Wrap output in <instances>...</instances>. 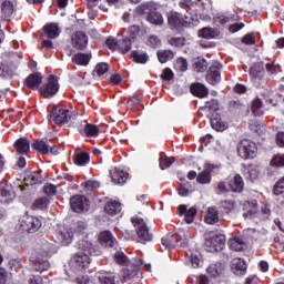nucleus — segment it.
<instances>
[{
	"mask_svg": "<svg viewBox=\"0 0 284 284\" xmlns=\"http://www.w3.org/2000/svg\"><path fill=\"white\" fill-rule=\"evenodd\" d=\"M114 261L118 265H125L122 268L120 276L121 283H128V281H134L136 276H139V271L141 267L146 272H152L151 264H143V260L141 258H133L132 261L128 260V256L123 252H116L114 254Z\"/></svg>",
	"mask_w": 284,
	"mask_h": 284,
	"instance_id": "1",
	"label": "nucleus"
},
{
	"mask_svg": "<svg viewBox=\"0 0 284 284\" xmlns=\"http://www.w3.org/2000/svg\"><path fill=\"white\" fill-rule=\"evenodd\" d=\"M78 247L80 252L77 253L70 261V267L73 272H81V270H87L90 265V256L97 255V250L92 245V242L88 240H81L78 242Z\"/></svg>",
	"mask_w": 284,
	"mask_h": 284,
	"instance_id": "2",
	"label": "nucleus"
},
{
	"mask_svg": "<svg viewBox=\"0 0 284 284\" xmlns=\"http://www.w3.org/2000/svg\"><path fill=\"white\" fill-rule=\"evenodd\" d=\"M50 243H45L42 250L36 251L31 257L30 263L36 272H48L50 270V262H48V256H51L49 251Z\"/></svg>",
	"mask_w": 284,
	"mask_h": 284,
	"instance_id": "3",
	"label": "nucleus"
},
{
	"mask_svg": "<svg viewBox=\"0 0 284 284\" xmlns=\"http://www.w3.org/2000/svg\"><path fill=\"white\" fill-rule=\"evenodd\" d=\"M140 14L146 17V21L153 26H163V16L159 12V4L154 2H146L138 8Z\"/></svg>",
	"mask_w": 284,
	"mask_h": 284,
	"instance_id": "4",
	"label": "nucleus"
},
{
	"mask_svg": "<svg viewBox=\"0 0 284 284\" xmlns=\"http://www.w3.org/2000/svg\"><path fill=\"white\" fill-rule=\"evenodd\" d=\"M162 245L170 250L172 247H184V245H187V234H185V231H180L173 235L169 234L162 237Z\"/></svg>",
	"mask_w": 284,
	"mask_h": 284,
	"instance_id": "5",
	"label": "nucleus"
},
{
	"mask_svg": "<svg viewBox=\"0 0 284 284\" xmlns=\"http://www.w3.org/2000/svg\"><path fill=\"white\" fill-rule=\"evenodd\" d=\"M131 223L135 227L139 243H148V242L152 241V234H150L148 224H145V221H143V219L132 217Z\"/></svg>",
	"mask_w": 284,
	"mask_h": 284,
	"instance_id": "6",
	"label": "nucleus"
},
{
	"mask_svg": "<svg viewBox=\"0 0 284 284\" xmlns=\"http://www.w3.org/2000/svg\"><path fill=\"white\" fill-rule=\"evenodd\" d=\"M168 23L171 30H175V32H181L183 28H190V22L183 18V14L176 11H170L168 14Z\"/></svg>",
	"mask_w": 284,
	"mask_h": 284,
	"instance_id": "7",
	"label": "nucleus"
},
{
	"mask_svg": "<svg viewBox=\"0 0 284 284\" xmlns=\"http://www.w3.org/2000/svg\"><path fill=\"white\" fill-rule=\"evenodd\" d=\"M239 155L241 159H254L258 152L256 143L250 140H242L237 148Z\"/></svg>",
	"mask_w": 284,
	"mask_h": 284,
	"instance_id": "8",
	"label": "nucleus"
},
{
	"mask_svg": "<svg viewBox=\"0 0 284 284\" xmlns=\"http://www.w3.org/2000/svg\"><path fill=\"white\" fill-rule=\"evenodd\" d=\"M41 220L32 215H24L20 221V227L22 232H28L29 234H34L41 229Z\"/></svg>",
	"mask_w": 284,
	"mask_h": 284,
	"instance_id": "9",
	"label": "nucleus"
},
{
	"mask_svg": "<svg viewBox=\"0 0 284 284\" xmlns=\"http://www.w3.org/2000/svg\"><path fill=\"white\" fill-rule=\"evenodd\" d=\"M77 115H72L70 110L61 109L60 106H54L50 119H53L54 123L58 125H65V123L72 121V119H75Z\"/></svg>",
	"mask_w": 284,
	"mask_h": 284,
	"instance_id": "10",
	"label": "nucleus"
},
{
	"mask_svg": "<svg viewBox=\"0 0 284 284\" xmlns=\"http://www.w3.org/2000/svg\"><path fill=\"white\" fill-rule=\"evenodd\" d=\"M57 92H59V78L50 75L48 83L40 89V94H42L44 99H50V97H54Z\"/></svg>",
	"mask_w": 284,
	"mask_h": 284,
	"instance_id": "11",
	"label": "nucleus"
},
{
	"mask_svg": "<svg viewBox=\"0 0 284 284\" xmlns=\"http://www.w3.org/2000/svg\"><path fill=\"white\" fill-rule=\"evenodd\" d=\"M70 205L72 212L81 213L88 212L90 209V201L84 195H74L70 199Z\"/></svg>",
	"mask_w": 284,
	"mask_h": 284,
	"instance_id": "12",
	"label": "nucleus"
},
{
	"mask_svg": "<svg viewBox=\"0 0 284 284\" xmlns=\"http://www.w3.org/2000/svg\"><path fill=\"white\" fill-rule=\"evenodd\" d=\"M206 252H221L225 247V235L220 234L205 241Z\"/></svg>",
	"mask_w": 284,
	"mask_h": 284,
	"instance_id": "13",
	"label": "nucleus"
},
{
	"mask_svg": "<svg viewBox=\"0 0 284 284\" xmlns=\"http://www.w3.org/2000/svg\"><path fill=\"white\" fill-rule=\"evenodd\" d=\"M221 68H223V64H221L219 61L211 64L209 73L206 74V81L210 83V85L221 83Z\"/></svg>",
	"mask_w": 284,
	"mask_h": 284,
	"instance_id": "14",
	"label": "nucleus"
},
{
	"mask_svg": "<svg viewBox=\"0 0 284 284\" xmlns=\"http://www.w3.org/2000/svg\"><path fill=\"white\" fill-rule=\"evenodd\" d=\"M72 239H74V232L69 229H63L60 226L54 234V242L60 245H70L72 243Z\"/></svg>",
	"mask_w": 284,
	"mask_h": 284,
	"instance_id": "15",
	"label": "nucleus"
},
{
	"mask_svg": "<svg viewBox=\"0 0 284 284\" xmlns=\"http://www.w3.org/2000/svg\"><path fill=\"white\" fill-rule=\"evenodd\" d=\"M231 270L235 276H245L247 274V264H245V260L235 257L231 261Z\"/></svg>",
	"mask_w": 284,
	"mask_h": 284,
	"instance_id": "16",
	"label": "nucleus"
},
{
	"mask_svg": "<svg viewBox=\"0 0 284 284\" xmlns=\"http://www.w3.org/2000/svg\"><path fill=\"white\" fill-rule=\"evenodd\" d=\"M71 44L75 48V50H84L88 47V36L83 33V31H77L71 37Z\"/></svg>",
	"mask_w": 284,
	"mask_h": 284,
	"instance_id": "17",
	"label": "nucleus"
},
{
	"mask_svg": "<svg viewBox=\"0 0 284 284\" xmlns=\"http://www.w3.org/2000/svg\"><path fill=\"white\" fill-rule=\"evenodd\" d=\"M109 174L111 176V181L118 185H123L128 181L129 174L123 170L113 166L110 169Z\"/></svg>",
	"mask_w": 284,
	"mask_h": 284,
	"instance_id": "18",
	"label": "nucleus"
},
{
	"mask_svg": "<svg viewBox=\"0 0 284 284\" xmlns=\"http://www.w3.org/2000/svg\"><path fill=\"white\" fill-rule=\"evenodd\" d=\"M212 170H214L213 164H205L204 170L200 172L196 176L197 183L201 185H207L209 183H212Z\"/></svg>",
	"mask_w": 284,
	"mask_h": 284,
	"instance_id": "19",
	"label": "nucleus"
},
{
	"mask_svg": "<svg viewBox=\"0 0 284 284\" xmlns=\"http://www.w3.org/2000/svg\"><path fill=\"white\" fill-rule=\"evenodd\" d=\"M258 212V206L256 200L247 201L243 203V217L244 219H252L256 216Z\"/></svg>",
	"mask_w": 284,
	"mask_h": 284,
	"instance_id": "20",
	"label": "nucleus"
},
{
	"mask_svg": "<svg viewBox=\"0 0 284 284\" xmlns=\"http://www.w3.org/2000/svg\"><path fill=\"white\" fill-rule=\"evenodd\" d=\"M180 216L184 214V221L190 225V223H194V216H196V207L192 206L187 210V205L182 204L178 207Z\"/></svg>",
	"mask_w": 284,
	"mask_h": 284,
	"instance_id": "21",
	"label": "nucleus"
},
{
	"mask_svg": "<svg viewBox=\"0 0 284 284\" xmlns=\"http://www.w3.org/2000/svg\"><path fill=\"white\" fill-rule=\"evenodd\" d=\"M99 241L103 247H116V239L110 231H103L99 235Z\"/></svg>",
	"mask_w": 284,
	"mask_h": 284,
	"instance_id": "22",
	"label": "nucleus"
},
{
	"mask_svg": "<svg viewBox=\"0 0 284 284\" xmlns=\"http://www.w3.org/2000/svg\"><path fill=\"white\" fill-rule=\"evenodd\" d=\"M12 14H14V4L10 0H7L1 3L0 7V17L8 21L12 19Z\"/></svg>",
	"mask_w": 284,
	"mask_h": 284,
	"instance_id": "23",
	"label": "nucleus"
},
{
	"mask_svg": "<svg viewBox=\"0 0 284 284\" xmlns=\"http://www.w3.org/2000/svg\"><path fill=\"white\" fill-rule=\"evenodd\" d=\"M201 253L199 251H187L186 252V264L191 265V267H201Z\"/></svg>",
	"mask_w": 284,
	"mask_h": 284,
	"instance_id": "24",
	"label": "nucleus"
},
{
	"mask_svg": "<svg viewBox=\"0 0 284 284\" xmlns=\"http://www.w3.org/2000/svg\"><path fill=\"white\" fill-rule=\"evenodd\" d=\"M42 82L43 77H41V73L30 74L26 80L27 88H30L31 90H37Z\"/></svg>",
	"mask_w": 284,
	"mask_h": 284,
	"instance_id": "25",
	"label": "nucleus"
},
{
	"mask_svg": "<svg viewBox=\"0 0 284 284\" xmlns=\"http://www.w3.org/2000/svg\"><path fill=\"white\" fill-rule=\"evenodd\" d=\"M43 31L48 39H57V37L61 34V28H59V24L57 23H49L44 26Z\"/></svg>",
	"mask_w": 284,
	"mask_h": 284,
	"instance_id": "26",
	"label": "nucleus"
},
{
	"mask_svg": "<svg viewBox=\"0 0 284 284\" xmlns=\"http://www.w3.org/2000/svg\"><path fill=\"white\" fill-rule=\"evenodd\" d=\"M14 201V192L10 186L0 187V203H12Z\"/></svg>",
	"mask_w": 284,
	"mask_h": 284,
	"instance_id": "27",
	"label": "nucleus"
},
{
	"mask_svg": "<svg viewBox=\"0 0 284 284\" xmlns=\"http://www.w3.org/2000/svg\"><path fill=\"white\" fill-rule=\"evenodd\" d=\"M104 212L109 214V216H116V214H121V202L109 201L104 205Z\"/></svg>",
	"mask_w": 284,
	"mask_h": 284,
	"instance_id": "28",
	"label": "nucleus"
},
{
	"mask_svg": "<svg viewBox=\"0 0 284 284\" xmlns=\"http://www.w3.org/2000/svg\"><path fill=\"white\" fill-rule=\"evenodd\" d=\"M18 154H28L30 152V141L26 138H20L14 143Z\"/></svg>",
	"mask_w": 284,
	"mask_h": 284,
	"instance_id": "29",
	"label": "nucleus"
},
{
	"mask_svg": "<svg viewBox=\"0 0 284 284\" xmlns=\"http://www.w3.org/2000/svg\"><path fill=\"white\" fill-rule=\"evenodd\" d=\"M224 270L225 267L223 266V264H221V262H216L210 264L209 267L206 268V272L212 278H216L221 276V274H223Z\"/></svg>",
	"mask_w": 284,
	"mask_h": 284,
	"instance_id": "30",
	"label": "nucleus"
},
{
	"mask_svg": "<svg viewBox=\"0 0 284 284\" xmlns=\"http://www.w3.org/2000/svg\"><path fill=\"white\" fill-rule=\"evenodd\" d=\"M211 128L216 132H223V130H227V122H224L221 115L215 114L211 118Z\"/></svg>",
	"mask_w": 284,
	"mask_h": 284,
	"instance_id": "31",
	"label": "nucleus"
},
{
	"mask_svg": "<svg viewBox=\"0 0 284 284\" xmlns=\"http://www.w3.org/2000/svg\"><path fill=\"white\" fill-rule=\"evenodd\" d=\"M190 90L194 97H199L200 99H203L209 94L207 88H205L202 83H193Z\"/></svg>",
	"mask_w": 284,
	"mask_h": 284,
	"instance_id": "32",
	"label": "nucleus"
},
{
	"mask_svg": "<svg viewBox=\"0 0 284 284\" xmlns=\"http://www.w3.org/2000/svg\"><path fill=\"white\" fill-rule=\"evenodd\" d=\"M230 187L232 192L241 193L245 187V182H243V178L236 174L234 179L230 182Z\"/></svg>",
	"mask_w": 284,
	"mask_h": 284,
	"instance_id": "33",
	"label": "nucleus"
},
{
	"mask_svg": "<svg viewBox=\"0 0 284 284\" xmlns=\"http://www.w3.org/2000/svg\"><path fill=\"white\" fill-rule=\"evenodd\" d=\"M32 148L39 152V154H50V145L43 140H36L32 143Z\"/></svg>",
	"mask_w": 284,
	"mask_h": 284,
	"instance_id": "34",
	"label": "nucleus"
},
{
	"mask_svg": "<svg viewBox=\"0 0 284 284\" xmlns=\"http://www.w3.org/2000/svg\"><path fill=\"white\" fill-rule=\"evenodd\" d=\"M39 183H43V178L39 172H32L24 178V184L27 185H38Z\"/></svg>",
	"mask_w": 284,
	"mask_h": 284,
	"instance_id": "35",
	"label": "nucleus"
},
{
	"mask_svg": "<svg viewBox=\"0 0 284 284\" xmlns=\"http://www.w3.org/2000/svg\"><path fill=\"white\" fill-rule=\"evenodd\" d=\"M204 221L209 225H214V223H219V211L216 210V207H209Z\"/></svg>",
	"mask_w": 284,
	"mask_h": 284,
	"instance_id": "36",
	"label": "nucleus"
},
{
	"mask_svg": "<svg viewBox=\"0 0 284 284\" xmlns=\"http://www.w3.org/2000/svg\"><path fill=\"white\" fill-rule=\"evenodd\" d=\"M91 59L92 55L88 53H77L72 57V61L77 65H88Z\"/></svg>",
	"mask_w": 284,
	"mask_h": 284,
	"instance_id": "37",
	"label": "nucleus"
},
{
	"mask_svg": "<svg viewBox=\"0 0 284 284\" xmlns=\"http://www.w3.org/2000/svg\"><path fill=\"white\" fill-rule=\"evenodd\" d=\"M98 278L100 284H116V278L114 275L105 271L98 273Z\"/></svg>",
	"mask_w": 284,
	"mask_h": 284,
	"instance_id": "38",
	"label": "nucleus"
},
{
	"mask_svg": "<svg viewBox=\"0 0 284 284\" xmlns=\"http://www.w3.org/2000/svg\"><path fill=\"white\" fill-rule=\"evenodd\" d=\"M263 63L257 62L255 64H253L250 69V77L252 79V81H256L257 79H261V74H263Z\"/></svg>",
	"mask_w": 284,
	"mask_h": 284,
	"instance_id": "39",
	"label": "nucleus"
},
{
	"mask_svg": "<svg viewBox=\"0 0 284 284\" xmlns=\"http://www.w3.org/2000/svg\"><path fill=\"white\" fill-rule=\"evenodd\" d=\"M178 192L180 196H190V194L194 192V186H192V183H190L189 181H184L180 183Z\"/></svg>",
	"mask_w": 284,
	"mask_h": 284,
	"instance_id": "40",
	"label": "nucleus"
},
{
	"mask_svg": "<svg viewBox=\"0 0 284 284\" xmlns=\"http://www.w3.org/2000/svg\"><path fill=\"white\" fill-rule=\"evenodd\" d=\"M80 133L85 134V136H99V126L85 123L83 129H80Z\"/></svg>",
	"mask_w": 284,
	"mask_h": 284,
	"instance_id": "41",
	"label": "nucleus"
},
{
	"mask_svg": "<svg viewBox=\"0 0 284 284\" xmlns=\"http://www.w3.org/2000/svg\"><path fill=\"white\" fill-rule=\"evenodd\" d=\"M229 247L230 250H233V252H241L243 247H245V241H243L241 237H234L229 241Z\"/></svg>",
	"mask_w": 284,
	"mask_h": 284,
	"instance_id": "42",
	"label": "nucleus"
},
{
	"mask_svg": "<svg viewBox=\"0 0 284 284\" xmlns=\"http://www.w3.org/2000/svg\"><path fill=\"white\" fill-rule=\"evenodd\" d=\"M73 161L75 165H88L90 163V153L82 152L74 155Z\"/></svg>",
	"mask_w": 284,
	"mask_h": 284,
	"instance_id": "43",
	"label": "nucleus"
},
{
	"mask_svg": "<svg viewBox=\"0 0 284 284\" xmlns=\"http://www.w3.org/2000/svg\"><path fill=\"white\" fill-rule=\"evenodd\" d=\"M258 166L256 165H248L244 170V175L246 179H250L251 181H255V179H258Z\"/></svg>",
	"mask_w": 284,
	"mask_h": 284,
	"instance_id": "44",
	"label": "nucleus"
},
{
	"mask_svg": "<svg viewBox=\"0 0 284 284\" xmlns=\"http://www.w3.org/2000/svg\"><path fill=\"white\" fill-rule=\"evenodd\" d=\"M199 37L202 39H214V37H219V31L212 28H203L199 31Z\"/></svg>",
	"mask_w": 284,
	"mask_h": 284,
	"instance_id": "45",
	"label": "nucleus"
},
{
	"mask_svg": "<svg viewBox=\"0 0 284 284\" xmlns=\"http://www.w3.org/2000/svg\"><path fill=\"white\" fill-rule=\"evenodd\" d=\"M132 39L124 38L122 40H119V52L122 54H126L129 50H132Z\"/></svg>",
	"mask_w": 284,
	"mask_h": 284,
	"instance_id": "46",
	"label": "nucleus"
},
{
	"mask_svg": "<svg viewBox=\"0 0 284 284\" xmlns=\"http://www.w3.org/2000/svg\"><path fill=\"white\" fill-rule=\"evenodd\" d=\"M158 59L160 63H168V61H172V59H174V52L170 50L159 51Z\"/></svg>",
	"mask_w": 284,
	"mask_h": 284,
	"instance_id": "47",
	"label": "nucleus"
},
{
	"mask_svg": "<svg viewBox=\"0 0 284 284\" xmlns=\"http://www.w3.org/2000/svg\"><path fill=\"white\" fill-rule=\"evenodd\" d=\"M48 205H50V199L39 197L33 202L32 209L33 210H45V207H48Z\"/></svg>",
	"mask_w": 284,
	"mask_h": 284,
	"instance_id": "48",
	"label": "nucleus"
},
{
	"mask_svg": "<svg viewBox=\"0 0 284 284\" xmlns=\"http://www.w3.org/2000/svg\"><path fill=\"white\" fill-rule=\"evenodd\" d=\"M262 108H263V101H261V99L258 98H255L252 104V112L254 116H261L263 114Z\"/></svg>",
	"mask_w": 284,
	"mask_h": 284,
	"instance_id": "49",
	"label": "nucleus"
},
{
	"mask_svg": "<svg viewBox=\"0 0 284 284\" xmlns=\"http://www.w3.org/2000/svg\"><path fill=\"white\" fill-rule=\"evenodd\" d=\"M176 159L174 156L168 158L163 153L160 155V169L161 170H166V168H170L172 163H174Z\"/></svg>",
	"mask_w": 284,
	"mask_h": 284,
	"instance_id": "50",
	"label": "nucleus"
},
{
	"mask_svg": "<svg viewBox=\"0 0 284 284\" xmlns=\"http://www.w3.org/2000/svg\"><path fill=\"white\" fill-rule=\"evenodd\" d=\"M131 57L135 63H148V60L150 59L146 53H140L138 51H133Z\"/></svg>",
	"mask_w": 284,
	"mask_h": 284,
	"instance_id": "51",
	"label": "nucleus"
},
{
	"mask_svg": "<svg viewBox=\"0 0 284 284\" xmlns=\"http://www.w3.org/2000/svg\"><path fill=\"white\" fill-rule=\"evenodd\" d=\"M109 70H110V65L105 62H101L97 64L94 69V73L98 74L99 77H103V74H108Z\"/></svg>",
	"mask_w": 284,
	"mask_h": 284,
	"instance_id": "52",
	"label": "nucleus"
},
{
	"mask_svg": "<svg viewBox=\"0 0 284 284\" xmlns=\"http://www.w3.org/2000/svg\"><path fill=\"white\" fill-rule=\"evenodd\" d=\"M219 21L222 24L231 23L232 21H239V16L232 14V13H230L227 16L222 14V16L219 17Z\"/></svg>",
	"mask_w": 284,
	"mask_h": 284,
	"instance_id": "53",
	"label": "nucleus"
},
{
	"mask_svg": "<svg viewBox=\"0 0 284 284\" xmlns=\"http://www.w3.org/2000/svg\"><path fill=\"white\" fill-rule=\"evenodd\" d=\"M284 193V176L281 178L276 183H275V186H274V194L276 196H280V194H283Z\"/></svg>",
	"mask_w": 284,
	"mask_h": 284,
	"instance_id": "54",
	"label": "nucleus"
},
{
	"mask_svg": "<svg viewBox=\"0 0 284 284\" xmlns=\"http://www.w3.org/2000/svg\"><path fill=\"white\" fill-rule=\"evenodd\" d=\"M202 110H209L210 112H216L219 110V101L211 100L202 108Z\"/></svg>",
	"mask_w": 284,
	"mask_h": 284,
	"instance_id": "55",
	"label": "nucleus"
},
{
	"mask_svg": "<svg viewBox=\"0 0 284 284\" xmlns=\"http://www.w3.org/2000/svg\"><path fill=\"white\" fill-rule=\"evenodd\" d=\"M194 68L196 72H205V70H207V61L196 60L194 62Z\"/></svg>",
	"mask_w": 284,
	"mask_h": 284,
	"instance_id": "56",
	"label": "nucleus"
},
{
	"mask_svg": "<svg viewBox=\"0 0 284 284\" xmlns=\"http://www.w3.org/2000/svg\"><path fill=\"white\" fill-rule=\"evenodd\" d=\"M43 192L47 196H54L57 194V185L54 184H45L43 186Z\"/></svg>",
	"mask_w": 284,
	"mask_h": 284,
	"instance_id": "57",
	"label": "nucleus"
},
{
	"mask_svg": "<svg viewBox=\"0 0 284 284\" xmlns=\"http://www.w3.org/2000/svg\"><path fill=\"white\" fill-rule=\"evenodd\" d=\"M242 43H245V45H254L256 43V38L254 37V33H247L242 38Z\"/></svg>",
	"mask_w": 284,
	"mask_h": 284,
	"instance_id": "58",
	"label": "nucleus"
},
{
	"mask_svg": "<svg viewBox=\"0 0 284 284\" xmlns=\"http://www.w3.org/2000/svg\"><path fill=\"white\" fill-rule=\"evenodd\" d=\"M175 68L178 70H180V72H185L187 71V60L180 58L178 59L176 63H175Z\"/></svg>",
	"mask_w": 284,
	"mask_h": 284,
	"instance_id": "59",
	"label": "nucleus"
},
{
	"mask_svg": "<svg viewBox=\"0 0 284 284\" xmlns=\"http://www.w3.org/2000/svg\"><path fill=\"white\" fill-rule=\"evenodd\" d=\"M271 165L275 168H283L284 166V155H276L272 161Z\"/></svg>",
	"mask_w": 284,
	"mask_h": 284,
	"instance_id": "60",
	"label": "nucleus"
},
{
	"mask_svg": "<svg viewBox=\"0 0 284 284\" xmlns=\"http://www.w3.org/2000/svg\"><path fill=\"white\" fill-rule=\"evenodd\" d=\"M106 45L110 50H119V40L111 37L106 39Z\"/></svg>",
	"mask_w": 284,
	"mask_h": 284,
	"instance_id": "61",
	"label": "nucleus"
},
{
	"mask_svg": "<svg viewBox=\"0 0 284 284\" xmlns=\"http://www.w3.org/2000/svg\"><path fill=\"white\" fill-rule=\"evenodd\" d=\"M261 214H262L263 219H270V214H272V211L270 210L268 204H263L261 206Z\"/></svg>",
	"mask_w": 284,
	"mask_h": 284,
	"instance_id": "62",
	"label": "nucleus"
},
{
	"mask_svg": "<svg viewBox=\"0 0 284 284\" xmlns=\"http://www.w3.org/2000/svg\"><path fill=\"white\" fill-rule=\"evenodd\" d=\"M162 79L164 81H172V79H174V73L170 69H164L162 73Z\"/></svg>",
	"mask_w": 284,
	"mask_h": 284,
	"instance_id": "63",
	"label": "nucleus"
},
{
	"mask_svg": "<svg viewBox=\"0 0 284 284\" xmlns=\"http://www.w3.org/2000/svg\"><path fill=\"white\" fill-rule=\"evenodd\" d=\"M276 143L278 145V148H284V132H277L276 134Z\"/></svg>",
	"mask_w": 284,
	"mask_h": 284,
	"instance_id": "64",
	"label": "nucleus"
}]
</instances>
